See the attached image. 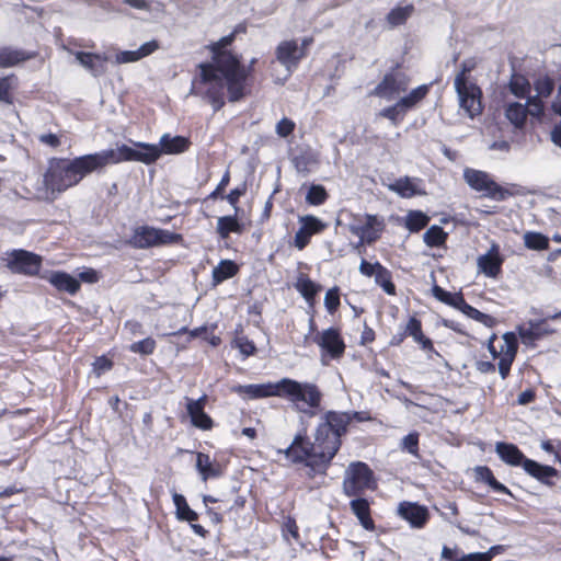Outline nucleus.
<instances>
[{"label":"nucleus","mask_w":561,"mask_h":561,"mask_svg":"<svg viewBox=\"0 0 561 561\" xmlns=\"http://www.w3.org/2000/svg\"><path fill=\"white\" fill-rule=\"evenodd\" d=\"M230 183V171L226 170L217 187L209 194L208 198L216 199L218 197L224 198V192Z\"/></svg>","instance_id":"obj_63"},{"label":"nucleus","mask_w":561,"mask_h":561,"mask_svg":"<svg viewBox=\"0 0 561 561\" xmlns=\"http://www.w3.org/2000/svg\"><path fill=\"white\" fill-rule=\"evenodd\" d=\"M106 168L103 151L83 154L73 159H49L43 174V185L55 199L67 190L77 186L87 175L101 172Z\"/></svg>","instance_id":"obj_3"},{"label":"nucleus","mask_w":561,"mask_h":561,"mask_svg":"<svg viewBox=\"0 0 561 561\" xmlns=\"http://www.w3.org/2000/svg\"><path fill=\"white\" fill-rule=\"evenodd\" d=\"M374 277L375 283L380 286L386 294L390 296L397 295V287L392 280V274L386 266L382 264L379 265V268L377 270V273Z\"/></svg>","instance_id":"obj_46"},{"label":"nucleus","mask_w":561,"mask_h":561,"mask_svg":"<svg viewBox=\"0 0 561 561\" xmlns=\"http://www.w3.org/2000/svg\"><path fill=\"white\" fill-rule=\"evenodd\" d=\"M524 471L548 488L556 486L553 479L559 476V471L554 467L542 465L530 458L525 462Z\"/></svg>","instance_id":"obj_24"},{"label":"nucleus","mask_w":561,"mask_h":561,"mask_svg":"<svg viewBox=\"0 0 561 561\" xmlns=\"http://www.w3.org/2000/svg\"><path fill=\"white\" fill-rule=\"evenodd\" d=\"M503 262L499 247L493 244L485 254L479 256L478 267L485 276L496 278L502 273Z\"/></svg>","instance_id":"obj_25"},{"label":"nucleus","mask_w":561,"mask_h":561,"mask_svg":"<svg viewBox=\"0 0 561 561\" xmlns=\"http://www.w3.org/2000/svg\"><path fill=\"white\" fill-rule=\"evenodd\" d=\"M474 59H467L460 65V70L456 75L455 79H461V81L469 82V75L476 68Z\"/></svg>","instance_id":"obj_64"},{"label":"nucleus","mask_w":561,"mask_h":561,"mask_svg":"<svg viewBox=\"0 0 561 561\" xmlns=\"http://www.w3.org/2000/svg\"><path fill=\"white\" fill-rule=\"evenodd\" d=\"M495 451L502 461L512 467H522L524 469L525 462L529 459L513 443L497 442L495 444Z\"/></svg>","instance_id":"obj_28"},{"label":"nucleus","mask_w":561,"mask_h":561,"mask_svg":"<svg viewBox=\"0 0 561 561\" xmlns=\"http://www.w3.org/2000/svg\"><path fill=\"white\" fill-rule=\"evenodd\" d=\"M243 225L239 222L236 215L222 216L217 220L216 232L220 239L229 238L230 233H242Z\"/></svg>","instance_id":"obj_38"},{"label":"nucleus","mask_w":561,"mask_h":561,"mask_svg":"<svg viewBox=\"0 0 561 561\" xmlns=\"http://www.w3.org/2000/svg\"><path fill=\"white\" fill-rule=\"evenodd\" d=\"M389 188L403 198H411L420 193L416 190L415 184L408 176L400 178V179L396 180V182L392 183L389 186Z\"/></svg>","instance_id":"obj_47"},{"label":"nucleus","mask_w":561,"mask_h":561,"mask_svg":"<svg viewBox=\"0 0 561 561\" xmlns=\"http://www.w3.org/2000/svg\"><path fill=\"white\" fill-rule=\"evenodd\" d=\"M405 113V108L398 101L393 105L382 108L377 115L389 119L392 125L398 126L404 119Z\"/></svg>","instance_id":"obj_51"},{"label":"nucleus","mask_w":561,"mask_h":561,"mask_svg":"<svg viewBox=\"0 0 561 561\" xmlns=\"http://www.w3.org/2000/svg\"><path fill=\"white\" fill-rule=\"evenodd\" d=\"M159 48V43L156 39L142 44L137 50H122L116 54L115 61L117 64L136 62L151 54Z\"/></svg>","instance_id":"obj_34"},{"label":"nucleus","mask_w":561,"mask_h":561,"mask_svg":"<svg viewBox=\"0 0 561 561\" xmlns=\"http://www.w3.org/2000/svg\"><path fill=\"white\" fill-rule=\"evenodd\" d=\"M277 397L288 400L297 412L309 417L317 414L323 399L318 385L308 381L300 382L287 377L278 380Z\"/></svg>","instance_id":"obj_5"},{"label":"nucleus","mask_w":561,"mask_h":561,"mask_svg":"<svg viewBox=\"0 0 561 561\" xmlns=\"http://www.w3.org/2000/svg\"><path fill=\"white\" fill-rule=\"evenodd\" d=\"M114 367V362L106 355L98 356L92 363V371L95 376L100 377Z\"/></svg>","instance_id":"obj_58"},{"label":"nucleus","mask_w":561,"mask_h":561,"mask_svg":"<svg viewBox=\"0 0 561 561\" xmlns=\"http://www.w3.org/2000/svg\"><path fill=\"white\" fill-rule=\"evenodd\" d=\"M430 220V216H427L422 210H409L404 217V227L411 233H417L427 227Z\"/></svg>","instance_id":"obj_42"},{"label":"nucleus","mask_w":561,"mask_h":561,"mask_svg":"<svg viewBox=\"0 0 561 561\" xmlns=\"http://www.w3.org/2000/svg\"><path fill=\"white\" fill-rule=\"evenodd\" d=\"M48 282L58 291L67 293L71 296L78 294L81 288L78 278L64 271L53 272L48 277Z\"/></svg>","instance_id":"obj_31"},{"label":"nucleus","mask_w":561,"mask_h":561,"mask_svg":"<svg viewBox=\"0 0 561 561\" xmlns=\"http://www.w3.org/2000/svg\"><path fill=\"white\" fill-rule=\"evenodd\" d=\"M42 256L23 249L12 250L5 259L7 268L13 274L36 276L42 268Z\"/></svg>","instance_id":"obj_14"},{"label":"nucleus","mask_w":561,"mask_h":561,"mask_svg":"<svg viewBox=\"0 0 561 561\" xmlns=\"http://www.w3.org/2000/svg\"><path fill=\"white\" fill-rule=\"evenodd\" d=\"M295 127L296 125L291 119L284 117L277 123L276 133L279 137L285 138L294 133Z\"/></svg>","instance_id":"obj_62"},{"label":"nucleus","mask_w":561,"mask_h":561,"mask_svg":"<svg viewBox=\"0 0 561 561\" xmlns=\"http://www.w3.org/2000/svg\"><path fill=\"white\" fill-rule=\"evenodd\" d=\"M217 330V323L210 325H202L190 330L187 327H183L180 330L169 333V336H176L187 334L186 342L190 343L193 339L202 337L208 342L211 346L217 347L221 344V337L215 333Z\"/></svg>","instance_id":"obj_27"},{"label":"nucleus","mask_w":561,"mask_h":561,"mask_svg":"<svg viewBox=\"0 0 561 561\" xmlns=\"http://www.w3.org/2000/svg\"><path fill=\"white\" fill-rule=\"evenodd\" d=\"M128 348L131 353L138 354L140 356H149L154 353L157 348V342L153 337L147 336L138 342L131 343Z\"/></svg>","instance_id":"obj_53"},{"label":"nucleus","mask_w":561,"mask_h":561,"mask_svg":"<svg viewBox=\"0 0 561 561\" xmlns=\"http://www.w3.org/2000/svg\"><path fill=\"white\" fill-rule=\"evenodd\" d=\"M195 468L203 481L210 479H218L226 472L227 466L216 459H213L208 454L198 451L196 453Z\"/></svg>","instance_id":"obj_22"},{"label":"nucleus","mask_w":561,"mask_h":561,"mask_svg":"<svg viewBox=\"0 0 561 561\" xmlns=\"http://www.w3.org/2000/svg\"><path fill=\"white\" fill-rule=\"evenodd\" d=\"M531 116V106L518 102L510 103L505 108L506 118L516 127L523 128L527 116Z\"/></svg>","instance_id":"obj_36"},{"label":"nucleus","mask_w":561,"mask_h":561,"mask_svg":"<svg viewBox=\"0 0 561 561\" xmlns=\"http://www.w3.org/2000/svg\"><path fill=\"white\" fill-rule=\"evenodd\" d=\"M172 500L175 506V516L179 520L192 523L198 519V514L190 507L184 495L174 493Z\"/></svg>","instance_id":"obj_40"},{"label":"nucleus","mask_w":561,"mask_h":561,"mask_svg":"<svg viewBox=\"0 0 561 561\" xmlns=\"http://www.w3.org/2000/svg\"><path fill=\"white\" fill-rule=\"evenodd\" d=\"M547 319L530 320L516 327V332H505L502 335L503 344L497 348L495 341L497 334L492 333L488 339L486 347L493 359H499L497 369L502 379H506L518 354V337L527 347H536L537 342L545 336L552 335L556 330L547 324Z\"/></svg>","instance_id":"obj_4"},{"label":"nucleus","mask_w":561,"mask_h":561,"mask_svg":"<svg viewBox=\"0 0 561 561\" xmlns=\"http://www.w3.org/2000/svg\"><path fill=\"white\" fill-rule=\"evenodd\" d=\"M432 294L440 302L460 310L462 313L465 312L466 307L469 305L461 291L453 294L436 284L432 288Z\"/></svg>","instance_id":"obj_35"},{"label":"nucleus","mask_w":561,"mask_h":561,"mask_svg":"<svg viewBox=\"0 0 561 561\" xmlns=\"http://www.w3.org/2000/svg\"><path fill=\"white\" fill-rule=\"evenodd\" d=\"M419 442H420V434L416 431H413L402 438V440L400 443V448H401V450L407 451L410 455L419 458L420 457Z\"/></svg>","instance_id":"obj_55"},{"label":"nucleus","mask_w":561,"mask_h":561,"mask_svg":"<svg viewBox=\"0 0 561 561\" xmlns=\"http://www.w3.org/2000/svg\"><path fill=\"white\" fill-rule=\"evenodd\" d=\"M463 314H466L468 318L472 320L482 323L486 328H494L497 324V320L493 316L484 313L471 305H468V307H466Z\"/></svg>","instance_id":"obj_54"},{"label":"nucleus","mask_w":561,"mask_h":561,"mask_svg":"<svg viewBox=\"0 0 561 561\" xmlns=\"http://www.w3.org/2000/svg\"><path fill=\"white\" fill-rule=\"evenodd\" d=\"M291 163L298 173L308 174L319 164V158L311 148H300L291 157Z\"/></svg>","instance_id":"obj_33"},{"label":"nucleus","mask_w":561,"mask_h":561,"mask_svg":"<svg viewBox=\"0 0 561 561\" xmlns=\"http://www.w3.org/2000/svg\"><path fill=\"white\" fill-rule=\"evenodd\" d=\"M378 488L374 470L364 461H352L345 469L342 491L345 496L366 495Z\"/></svg>","instance_id":"obj_7"},{"label":"nucleus","mask_w":561,"mask_h":561,"mask_svg":"<svg viewBox=\"0 0 561 561\" xmlns=\"http://www.w3.org/2000/svg\"><path fill=\"white\" fill-rule=\"evenodd\" d=\"M341 306V289L334 286L325 293L324 307L330 314H334Z\"/></svg>","instance_id":"obj_56"},{"label":"nucleus","mask_w":561,"mask_h":561,"mask_svg":"<svg viewBox=\"0 0 561 561\" xmlns=\"http://www.w3.org/2000/svg\"><path fill=\"white\" fill-rule=\"evenodd\" d=\"M531 87L536 94L527 99V105L531 106V117L541 119L545 116V100L550 98L556 89L554 79L548 73L537 76Z\"/></svg>","instance_id":"obj_15"},{"label":"nucleus","mask_w":561,"mask_h":561,"mask_svg":"<svg viewBox=\"0 0 561 561\" xmlns=\"http://www.w3.org/2000/svg\"><path fill=\"white\" fill-rule=\"evenodd\" d=\"M135 148L127 145H121L116 150H102L106 167L125 161H137L145 164H152L161 157V150L158 145L148 142H134Z\"/></svg>","instance_id":"obj_8"},{"label":"nucleus","mask_w":561,"mask_h":561,"mask_svg":"<svg viewBox=\"0 0 561 561\" xmlns=\"http://www.w3.org/2000/svg\"><path fill=\"white\" fill-rule=\"evenodd\" d=\"M159 149L162 154H181L186 152L191 146L192 141L190 138L184 136H171L170 134H164L161 136L159 141Z\"/></svg>","instance_id":"obj_30"},{"label":"nucleus","mask_w":561,"mask_h":561,"mask_svg":"<svg viewBox=\"0 0 561 561\" xmlns=\"http://www.w3.org/2000/svg\"><path fill=\"white\" fill-rule=\"evenodd\" d=\"M233 346L237 347L244 357L252 356L256 353V346L248 336H237L233 340Z\"/></svg>","instance_id":"obj_57"},{"label":"nucleus","mask_w":561,"mask_h":561,"mask_svg":"<svg viewBox=\"0 0 561 561\" xmlns=\"http://www.w3.org/2000/svg\"><path fill=\"white\" fill-rule=\"evenodd\" d=\"M477 481L486 483L493 491L514 497L512 491L501 483L493 474V471L488 466H478L474 469Z\"/></svg>","instance_id":"obj_37"},{"label":"nucleus","mask_w":561,"mask_h":561,"mask_svg":"<svg viewBox=\"0 0 561 561\" xmlns=\"http://www.w3.org/2000/svg\"><path fill=\"white\" fill-rule=\"evenodd\" d=\"M207 404V396L203 394L194 400L186 398V412L194 427L202 431H210L215 426V422L209 414L205 412Z\"/></svg>","instance_id":"obj_19"},{"label":"nucleus","mask_w":561,"mask_h":561,"mask_svg":"<svg viewBox=\"0 0 561 561\" xmlns=\"http://www.w3.org/2000/svg\"><path fill=\"white\" fill-rule=\"evenodd\" d=\"M275 57L279 64L291 71L298 67L300 61L305 58V54L302 49H299L296 39H287L276 46Z\"/></svg>","instance_id":"obj_20"},{"label":"nucleus","mask_w":561,"mask_h":561,"mask_svg":"<svg viewBox=\"0 0 561 561\" xmlns=\"http://www.w3.org/2000/svg\"><path fill=\"white\" fill-rule=\"evenodd\" d=\"M283 536L288 540L289 536L297 540L299 538V528L293 516L285 517L282 524Z\"/></svg>","instance_id":"obj_59"},{"label":"nucleus","mask_w":561,"mask_h":561,"mask_svg":"<svg viewBox=\"0 0 561 561\" xmlns=\"http://www.w3.org/2000/svg\"><path fill=\"white\" fill-rule=\"evenodd\" d=\"M508 89L514 96L527 100L530 96L531 84L524 75L513 73L508 81Z\"/></svg>","instance_id":"obj_41"},{"label":"nucleus","mask_w":561,"mask_h":561,"mask_svg":"<svg viewBox=\"0 0 561 561\" xmlns=\"http://www.w3.org/2000/svg\"><path fill=\"white\" fill-rule=\"evenodd\" d=\"M182 241L183 236L180 233L144 225L133 230V234L127 241V244L134 249L142 250L168 244H178Z\"/></svg>","instance_id":"obj_9"},{"label":"nucleus","mask_w":561,"mask_h":561,"mask_svg":"<svg viewBox=\"0 0 561 561\" xmlns=\"http://www.w3.org/2000/svg\"><path fill=\"white\" fill-rule=\"evenodd\" d=\"M373 420L369 411L329 410L323 413L316 427L314 442L309 439L306 431L299 432L284 454L293 463L304 465L310 478L327 474L350 426L354 422L363 423Z\"/></svg>","instance_id":"obj_2"},{"label":"nucleus","mask_w":561,"mask_h":561,"mask_svg":"<svg viewBox=\"0 0 561 561\" xmlns=\"http://www.w3.org/2000/svg\"><path fill=\"white\" fill-rule=\"evenodd\" d=\"M299 224L300 227L294 237V247L300 251L310 244L313 236L322 233L328 228L327 222L313 215L299 217Z\"/></svg>","instance_id":"obj_17"},{"label":"nucleus","mask_w":561,"mask_h":561,"mask_svg":"<svg viewBox=\"0 0 561 561\" xmlns=\"http://www.w3.org/2000/svg\"><path fill=\"white\" fill-rule=\"evenodd\" d=\"M524 244L529 250L545 251L549 249V238L540 232L527 231L524 234Z\"/></svg>","instance_id":"obj_49"},{"label":"nucleus","mask_w":561,"mask_h":561,"mask_svg":"<svg viewBox=\"0 0 561 561\" xmlns=\"http://www.w3.org/2000/svg\"><path fill=\"white\" fill-rule=\"evenodd\" d=\"M350 510L357 518L359 525L368 531H375L376 525L371 516V503L365 495L360 496H348Z\"/></svg>","instance_id":"obj_23"},{"label":"nucleus","mask_w":561,"mask_h":561,"mask_svg":"<svg viewBox=\"0 0 561 561\" xmlns=\"http://www.w3.org/2000/svg\"><path fill=\"white\" fill-rule=\"evenodd\" d=\"M240 271L239 265L231 260H221L213 270L214 284H220L229 278L234 277Z\"/></svg>","instance_id":"obj_39"},{"label":"nucleus","mask_w":561,"mask_h":561,"mask_svg":"<svg viewBox=\"0 0 561 561\" xmlns=\"http://www.w3.org/2000/svg\"><path fill=\"white\" fill-rule=\"evenodd\" d=\"M329 199L327 188L321 184H311L306 194V203L310 206H321Z\"/></svg>","instance_id":"obj_50"},{"label":"nucleus","mask_w":561,"mask_h":561,"mask_svg":"<svg viewBox=\"0 0 561 561\" xmlns=\"http://www.w3.org/2000/svg\"><path fill=\"white\" fill-rule=\"evenodd\" d=\"M353 234L359 238L355 248H362L364 243L373 244L378 241L386 230V220L382 216L366 214L356 217L355 222L350 226Z\"/></svg>","instance_id":"obj_11"},{"label":"nucleus","mask_w":561,"mask_h":561,"mask_svg":"<svg viewBox=\"0 0 561 561\" xmlns=\"http://www.w3.org/2000/svg\"><path fill=\"white\" fill-rule=\"evenodd\" d=\"M401 65L397 64L389 72H387L381 81L375 87L371 94L392 99L401 92H405L410 84V78L402 71H400Z\"/></svg>","instance_id":"obj_16"},{"label":"nucleus","mask_w":561,"mask_h":561,"mask_svg":"<svg viewBox=\"0 0 561 561\" xmlns=\"http://www.w3.org/2000/svg\"><path fill=\"white\" fill-rule=\"evenodd\" d=\"M231 391L233 393H237L244 400H256L268 397H277L278 381L259 385H236L231 388Z\"/></svg>","instance_id":"obj_21"},{"label":"nucleus","mask_w":561,"mask_h":561,"mask_svg":"<svg viewBox=\"0 0 561 561\" xmlns=\"http://www.w3.org/2000/svg\"><path fill=\"white\" fill-rule=\"evenodd\" d=\"M540 446L546 453L553 454L556 460L561 465V440L554 443L551 439H546L541 442Z\"/></svg>","instance_id":"obj_61"},{"label":"nucleus","mask_w":561,"mask_h":561,"mask_svg":"<svg viewBox=\"0 0 561 561\" xmlns=\"http://www.w3.org/2000/svg\"><path fill=\"white\" fill-rule=\"evenodd\" d=\"M398 515L415 529L424 528L431 518L430 511L425 505L409 501L399 504Z\"/></svg>","instance_id":"obj_18"},{"label":"nucleus","mask_w":561,"mask_h":561,"mask_svg":"<svg viewBox=\"0 0 561 561\" xmlns=\"http://www.w3.org/2000/svg\"><path fill=\"white\" fill-rule=\"evenodd\" d=\"M295 289L304 297L310 307L316 304L318 294L322 290V286L313 282L307 274L300 273L294 284Z\"/></svg>","instance_id":"obj_32"},{"label":"nucleus","mask_w":561,"mask_h":561,"mask_svg":"<svg viewBox=\"0 0 561 561\" xmlns=\"http://www.w3.org/2000/svg\"><path fill=\"white\" fill-rule=\"evenodd\" d=\"M413 11V4H408L405 7H396L388 12L386 20L390 27H397L403 25L411 16Z\"/></svg>","instance_id":"obj_45"},{"label":"nucleus","mask_w":561,"mask_h":561,"mask_svg":"<svg viewBox=\"0 0 561 561\" xmlns=\"http://www.w3.org/2000/svg\"><path fill=\"white\" fill-rule=\"evenodd\" d=\"M312 340L320 348L322 363H325L327 358L340 360L345 354L346 344L339 328L330 327L318 331Z\"/></svg>","instance_id":"obj_12"},{"label":"nucleus","mask_w":561,"mask_h":561,"mask_svg":"<svg viewBox=\"0 0 561 561\" xmlns=\"http://www.w3.org/2000/svg\"><path fill=\"white\" fill-rule=\"evenodd\" d=\"M38 56L36 50H24L12 47H0V68L18 66Z\"/></svg>","instance_id":"obj_29"},{"label":"nucleus","mask_w":561,"mask_h":561,"mask_svg":"<svg viewBox=\"0 0 561 561\" xmlns=\"http://www.w3.org/2000/svg\"><path fill=\"white\" fill-rule=\"evenodd\" d=\"M463 179L473 191L482 193L483 196L493 201L503 202L523 194L522 186L518 184L502 186L489 173L481 170L468 168L463 171Z\"/></svg>","instance_id":"obj_6"},{"label":"nucleus","mask_w":561,"mask_h":561,"mask_svg":"<svg viewBox=\"0 0 561 561\" xmlns=\"http://www.w3.org/2000/svg\"><path fill=\"white\" fill-rule=\"evenodd\" d=\"M430 87L427 84L419 85L413 89L408 95L401 98L399 100L400 105H402L405 111L413 108L417 103H420L423 99L428 94Z\"/></svg>","instance_id":"obj_48"},{"label":"nucleus","mask_w":561,"mask_h":561,"mask_svg":"<svg viewBox=\"0 0 561 561\" xmlns=\"http://www.w3.org/2000/svg\"><path fill=\"white\" fill-rule=\"evenodd\" d=\"M454 85L459 99V105L468 116L474 118L481 115L484 110L481 88L476 82H465L461 79H455Z\"/></svg>","instance_id":"obj_13"},{"label":"nucleus","mask_w":561,"mask_h":561,"mask_svg":"<svg viewBox=\"0 0 561 561\" xmlns=\"http://www.w3.org/2000/svg\"><path fill=\"white\" fill-rule=\"evenodd\" d=\"M407 337H412L413 341L420 345L421 350L427 353L428 359H434V356L440 357L433 341L424 334L422 321L416 316L409 317L402 330L391 336L389 345L398 347Z\"/></svg>","instance_id":"obj_10"},{"label":"nucleus","mask_w":561,"mask_h":561,"mask_svg":"<svg viewBox=\"0 0 561 561\" xmlns=\"http://www.w3.org/2000/svg\"><path fill=\"white\" fill-rule=\"evenodd\" d=\"M75 56L92 76L101 77L106 73L108 57L105 54L76 51Z\"/></svg>","instance_id":"obj_26"},{"label":"nucleus","mask_w":561,"mask_h":561,"mask_svg":"<svg viewBox=\"0 0 561 561\" xmlns=\"http://www.w3.org/2000/svg\"><path fill=\"white\" fill-rule=\"evenodd\" d=\"M448 233L437 225L431 226L423 236L424 243L430 248L446 247Z\"/></svg>","instance_id":"obj_43"},{"label":"nucleus","mask_w":561,"mask_h":561,"mask_svg":"<svg viewBox=\"0 0 561 561\" xmlns=\"http://www.w3.org/2000/svg\"><path fill=\"white\" fill-rule=\"evenodd\" d=\"M247 190H248L247 184L242 183L241 185L231 190L230 193L227 196H225L224 198H226L232 207L238 209V204L240 202V198L247 193Z\"/></svg>","instance_id":"obj_60"},{"label":"nucleus","mask_w":561,"mask_h":561,"mask_svg":"<svg viewBox=\"0 0 561 561\" xmlns=\"http://www.w3.org/2000/svg\"><path fill=\"white\" fill-rule=\"evenodd\" d=\"M225 499L215 497L209 494L203 495V503L206 505V514L209 516L210 520L215 524H221L224 522V514L219 511V508L210 507L209 504L216 503H226Z\"/></svg>","instance_id":"obj_52"},{"label":"nucleus","mask_w":561,"mask_h":561,"mask_svg":"<svg viewBox=\"0 0 561 561\" xmlns=\"http://www.w3.org/2000/svg\"><path fill=\"white\" fill-rule=\"evenodd\" d=\"M18 87V78L15 75L0 77V102L13 104L14 90Z\"/></svg>","instance_id":"obj_44"},{"label":"nucleus","mask_w":561,"mask_h":561,"mask_svg":"<svg viewBox=\"0 0 561 561\" xmlns=\"http://www.w3.org/2000/svg\"><path fill=\"white\" fill-rule=\"evenodd\" d=\"M231 32L206 46L210 60L197 65L198 72L192 81L191 93L207 101L214 112L220 111L225 104V91L230 103H237L251 94L254 66L256 58L248 65L241 54L230 49L236 41Z\"/></svg>","instance_id":"obj_1"}]
</instances>
